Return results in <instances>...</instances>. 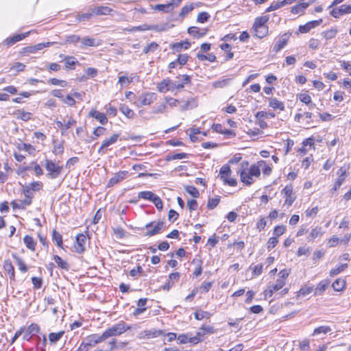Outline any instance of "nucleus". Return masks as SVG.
<instances>
[{
	"label": "nucleus",
	"instance_id": "nucleus-1",
	"mask_svg": "<svg viewBox=\"0 0 351 351\" xmlns=\"http://www.w3.org/2000/svg\"><path fill=\"white\" fill-rule=\"evenodd\" d=\"M129 329H130V327L128 326L123 321H121L113 325L112 327L106 329L104 331V333L106 338L108 339L111 337L120 335Z\"/></svg>",
	"mask_w": 351,
	"mask_h": 351
},
{
	"label": "nucleus",
	"instance_id": "nucleus-2",
	"mask_svg": "<svg viewBox=\"0 0 351 351\" xmlns=\"http://www.w3.org/2000/svg\"><path fill=\"white\" fill-rule=\"evenodd\" d=\"M45 167L48 172L47 176L51 179L57 178L63 169L62 166L58 165L49 159L45 160Z\"/></svg>",
	"mask_w": 351,
	"mask_h": 351
},
{
	"label": "nucleus",
	"instance_id": "nucleus-3",
	"mask_svg": "<svg viewBox=\"0 0 351 351\" xmlns=\"http://www.w3.org/2000/svg\"><path fill=\"white\" fill-rule=\"evenodd\" d=\"M232 171L230 167L228 165L222 166L219 171V177L225 184H228L230 186H236L237 181L236 179L232 178H228L231 175Z\"/></svg>",
	"mask_w": 351,
	"mask_h": 351
},
{
	"label": "nucleus",
	"instance_id": "nucleus-4",
	"mask_svg": "<svg viewBox=\"0 0 351 351\" xmlns=\"http://www.w3.org/2000/svg\"><path fill=\"white\" fill-rule=\"evenodd\" d=\"M157 95L154 93L147 92L145 93H142L139 96H138L136 101H134V104L137 107H141L143 106H149L152 104L155 100H156Z\"/></svg>",
	"mask_w": 351,
	"mask_h": 351
},
{
	"label": "nucleus",
	"instance_id": "nucleus-5",
	"mask_svg": "<svg viewBox=\"0 0 351 351\" xmlns=\"http://www.w3.org/2000/svg\"><path fill=\"white\" fill-rule=\"evenodd\" d=\"M165 226V222L162 221H152L145 225V228L147 230L146 236L152 237L160 233Z\"/></svg>",
	"mask_w": 351,
	"mask_h": 351
},
{
	"label": "nucleus",
	"instance_id": "nucleus-6",
	"mask_svg": "<svg viewBox=\"0 0 351 351\" xmlns=\"http://www.w3.org/2000/svg\"><path fill=\"white\" fill-rule=\"evenodd\" d=\"M248 165L247 162H243L241 165L240 169L237 171L238 174L240 175L241 181L247 185H250L254 182L252 176L248 172Z\"/></svg>",
	"mask_w": 351,
	"mask_h": 351
},
{
	"label": "nucleus",
	"instance_id": "nucleus-7",
	"mask_svg": "<svg viewBox=\"0 0 351 351\" xmlns=\"http://www.w3.org/2000/svg\"><path fill=\"white\" fill-rule=\"evenodd\" d=\"M106 339L107 338L104 332L101 335L98 334H93L88 336L86 339V341L82 342L81 344L86 346L87 351H88L91 347L95 346L96 344L101 343Z\"/></svg>",
	"mask_w": 351,
	"mask_h": 351
},
{
	"label": "nucleus",
	"instance_id": "nucleus-8",
	"mask_svg": "<svg viewBox=\"0 0 351 351\" xmlns=\"http://www.w3.org/2000/svg\"><path fill=\"white\" fill-rule=\"evenodd\" d=\"M119 134H114L110 137L106 138L101 143L98 149V154L103 155L106 154V149L110 145L114 144L119 138Z\"/></svg>",
	"mask_w": 351,
	"mask_h": 351
},
{
	"label": "nucleus",
	"instance_id": "nucleus-9",
	"mask_svg": "<svg viewBox=\"0 0 351 351\" xmlns=\"http://www.w3.org/2000/svg\"><path fill=\"white\" fill-rule=\"evenodd\" d=\"M282 193L285 196V204L291 206L296 199V196L293 192L292 185L285 186L282 191Z\"/></svg>",
	"mask_w": 351,
	"mask_h": 351
},
{
	"label": "nucleus",
	"instance_id": "nucleus-10",
	"mask_svg": "<svg viewBox=\"0 0 351 351\" xmlns=\"http://www.w3.org/2000/svg\"><path fill=\"white\" fill-rule=\"evenodd\" d=\"M128 174L129 173L127 171H120L114 173L108 181L107 186L108 187L113 186L114 184L123 181Z\"/></svg>",
	"mask_w": 351,
	"mask_h": 351
},
{
	"label": "nucleus",
	"instance_id": "nucleus-11",
	"mask_svg": "<svg viewBox=\"0 0 351 351\" xmlns=\"http://www.w3.org/2000/svg\"><path fill=\"white\" fill-rule=\"evenodd\" d=\"M163 335V331L161 330L151 329L145 330L141 331L138 335V339H150L153 337H159Z\"/></svg>",
	"mask_w": 351,
	"mask_h": 351
},
{
	"label": "nucleus",
	"instance_id": "nucleus-12",
	"mask_svg": "<svg viewBox=\"0 0 351 351\" xmlns=\"http://www.w3.org/2000/svg\"><path fill=\"white\" fill-rule=\"evenodd\" d=\"M86 241V237L84 234H79L76 236V243L74 245L76 252L82 253L84 252Z\"/></svg>",
	"mask_w": 351,
	"mask_h": 351
},
{
	"label": "nucleus",
	"instance_id": "nucleus-13",
	"mask_svg": "<svg viewBox=\"0 0 351 351\" xmlns=\"http://www.w3.org/2000/svg\"><path fill=\"white\" fill-rule=\"evenodd\" d=\"M337 175L338 178L331 191H335L342 185L345 180L346 176L347 175V169L346 167H341L337 171Z\"/></svg>",
	"mask_w": 351,
	"mask_h": 351
},
{
	"label": "nucleus",
	"instance_id": "nucleus-14",
	"mask_svg": "<svg viewBox=\"0 0 351 351\" xmlns=\"http://www.w3.org/2000/svg\"><path fill=\"white\" fill-rule=\"evenodd\" d=\"M322 22V19L311 21L306 23L305 25H300L299 31L300 33L305 34L308 32L311 29L317 27Z\"/></svg>",
	"mask_w": 351,
	"mask_h": 351
},
{
	"label": "nucleus",
	"instance_id": "nucleus-15",
	"mask_svg": "<svg viewBox=\"0 0 351 351\" xmlns=\"http://www.w3.org/2000/svg\"><path fill=\"white\" fill-rule=\"evenodd\" d=\"M180 343H192L196 344L201 341V338L197 336L191 337L188 334H182L178 337Z\"/></svg>",
	"mask_w": 351,
	"mask_h": 351
},
{
	"label": "nucleus",
	"instance_id": "nucleus-16",
	"mask_svg": "<svg viewBox=\"0 0 351 351\" xmlns=\"http://www.w3.org/2000/svg\"><path fill=\"white\" fill-rule=\"evenodd\" d=\"M288 39L289 36L287 34H282L274 45L273 51L275 53L279 52L287 45Z\"/></svg>",
	"mask_w": 351,
	"mask_h": 351
},
{
	"label": "nucleus",
	"instance_id": "nucleus-17",
	"mask_svg": "<svg viewBox=\"0 0 351 351\" xmlns=\"http://www.w3.org/2000/svg\"><path fill=\"white\" fill-rule=\"evenodd\" d=\"M29 34V32L24 33V34H16V35H14V36H13L12 37L7 38L3 41V43L7 45L8 46L13 45L16 43H17L19 41H21L23 39H24L25 38H26L27 36H28Z\"/></svg>",
	"mask_w": 351,
	"mask_h": 351
},
{
	"label": "nucleus",
	"instance_id": "nucleus-18",
	"mask_svg": "<svg viewBox=\"0 0 351 351\" xmlns=\"http://www.w3.org/2000/svg\"><path fill=\"white\" fill-rule=\"evenodd\" d=\"M180 109L182 111L191 110L196 108L198 106L197 101L195 98L191 97L187 101H181Z\"/></svg>",
	"mask_w": 351,
	"mask_h": 351
},
{
	"label": "nucleus",
	"instance_id": "nucleus-19",
	"mask_svg": "<svg viewBox=\"0 0 351 351\" xmlns=\"http://www.w3.org/2000/svg\"><path fill=\"white\" fill-rule=\"evenodd\" d=\"M285 285V282L284 279H278L276 282L272 286L269 287V290H266V295H269L271 297L274 291H277L282 289L283 286Z\"/></svg>",
	"mask_w": 351,
	"mask_h": 351
},
{
	"label": "nucleus",
	"instance_id": "nucleus-20",
	"mask_svg": "<svg viewBox=\"0 0 351 351\" xmlns=\"http://www.w3.org/2000/svg\"><path fill=\"white\" fill-rule=\"evenodd\" d=\"M89 116L97 119L99 123L102 125L107 123L108 119L106 115L104 113L100 112L95 110H92L89 112Z\"/></svg>",
	"mask_w": 351,
	"mask_h": 351
},
{
	"label": "nucleus",
	"instance_id": "nucleus-21",
	"mask_svg": "<svg viewBox=\"0 0 351 351\" xmlns=\"http://www.w3.org/2000/svg\"><path fill=\"white\" fill-rule=\"evenodd\" d=\"M3 269L8 274L10 280H15L14 268L10 260H5L3 262Z\"/></svg>",
	"mask_w": 351,
	"mask_h": 351
},
{
	"label": "nucleus",
	"instance_id": "nucleus-22",
	"mask_svg": "<svg viewBox=\"0 0 351 351\" xmlns=\"http://www.w3.org/2000/svg\"><path fill=\"white\" fill-rule=\"evenodd\" d=\"M90 10L93 11V16L107 15L112 11V10L110 8L102 5L90 8Z\"/></svg>",
	"mask_w": 351,
	"mask_h": 351
},
{
	"label": "nucleus",
	"instance_id": "nucleus-23",
	"mask_svg": "<svg viewBox=\"0 0 351 351\" xmlns=\"http://www.w3.org/2000/svg\"><path fill=\"white\" fill-rule=\"evenodd\" d=\"M82 47H97L101 45V42L95 38L84 37L82 39Z\"/></svg>",
	"mask_w": 351,
	"mask_h": 351
},
{
	"label": "nucleus",
	"instance_id": "nucleus-24",
	"mask_svg": "<svg viewBox=\"0 0 351 351\" xmlns=\"http://www.w3.org/2000/svg\"><path fill=\"white\" fill-rule=\"evenodd\" d=\"M191 47V43L188 41H182L171 44L172 50L176 52H180L182 49H187Z\"/></svg>",
	"mask_w": 351,
	"mask_h": 351
},
{
	"label": "nucleus",
	"instance_id": "nucleus-25",
	"mask_svg": "<svg viewBox=\"0 0 351 351\" xmlns=\"http://www.w3.org/2000/svg\"><path fill=\"white\" fill-rule=\"evenodd\" d=\"M188 33L196 38H199L206 35V29L200 30L197 27H191L188 29Z\"/></svg>",
	"mask_w": 351,
	"mask_h": 351
},
{
	"label": "nucleus",
	"instance_id": "nucleus-26",
	"mask_svg": "<svg viewBox=\"0 0 351 351\" xmlns=\"http://www.w3.org/2000/svg\"><path fill=\"white\" fill-rule=\"evenodd\" d=\"M53 261L57 264L58 267L64 269L66 271H68L69 269V264L67 263V261L63 260L60 256L58 255H54L53 257Z\"/></svg>",
	"mask_w": 351,
	"mask_h": 351
},
{
	"label": "nucleus",
	"instance_id": "nucleus-27",
	"mask_svg": "<svg viewBox=\"0 0 351 351\" xmlns=\"http://www.w3.org/2000/svg\"><path fill=\"white\" fill-rule=\"evenodd\" d=\"M269 106L273 109H278L280 111L285 110L284 104L276 98H269Z\"/></svg>",
	"mask_w": 351,
	"mask_h": 351
},
{
	"label": "nucleus",
	"instance_id": "nucleus-28",
	"mask_svg": "<svg viewBox=\"0 0 351 351\" xmlns=\"http://www.w3.org/2000/svg\"><path fill=\"white\" fill-rule=\"evenodd\" d=\"M63 61L65 68L67 69H73L74 66L79 63L77 59L73 56H65Z\"/></svg>",
	"mask_w": 351,
	"mask_h": 351
},
{
	"label": "nucleus",
	"instance_id": "nucleus-29",
	"mask_svg": "<svg viewBox=\"0 0 351 351\" xmlns=\"http://www.w3.org/2000/svg\"><path fill=\"white\" fill-rule=\"evenodd\" d=\"M170 86H171V80L165 79L158 84L157 88H158V90L160 93H166V92L170 90Z\"/></svg>",
	"mask_w": 351,
	"mask_h": 351
},
{
	"label": "nucleus",
	"instance_id": "nucleus-30",
	"mask_svg": "<svg viewBox=\"0 0 351 351\" xmlns=\"http://www.w3.org/2000/svg\"><path fill=\"white\" fill-rule=\"evenodd\" d=\"M323 234L322 229L321 227H316L313 228L308 236L307 237L308 241H312L315 239L320 237Z\"/></svg>",
	"mask_w": 351,
	"mask_h": 351
},
{
	"label": "nucleus",
	"instance_id": "nucleus-31",
	"mask_svg": "<svg viewBox=\"0 0 351 351\" xmlns=\"http://www.w3.org/2000/svg\"><path fill=\"white\" fill-rule=\"evenodd\" d=\"M330 282L328 280H322L317 285V287L315 288V295H320V294H322L326 289V288L329 286Z\"/></svg>",
	"mask_w": 351,
	"mask_h": 351
},
{
	"label": "nucleus",
	"instance_id": "nucleus-32",
	"mask_svg": "<svg viewBox=\"0 0 351 351\" xmlns=\"http://www.w3.org/2000/svg\"><path fill=\"white\" fill-rule=\"evenodd\" d=\"M23 242L25 246L31 251H35L36 242L34 241L32 237L26 235L23 238Z\"/></svg>",
	"mask_w": 351,
	"mask_h": 351
},
{
	"label": "nucleus",
	"instance_id": "nucleus-33",
	"mask_svg": "<svg viewBox=\"0 0 351 351\" xmlns=\"http://www.w3.org/2000/svg\"><path fill=\"white\" fill-rule=\"evenodd\" d=\"M215 332V330L213 326L203 325L199 328V331L197 332L196 336H197L200 338V336H203L206 334H213Z\"/></svg>",
	"mask_w": 351,
	"mask_h": 351
},
{
	"label": "nucleus",
	"instance_id": "nucleus-34",
	"mask_svg": "<svg viewBox=\"0 0 351 351\" xmlns=\"http://www.w3.org/2000/svg\"><path fill=\"white\" fill-rule=\"evenodd\" d=\"M119 110L126 117L129 119H132L135 116L134 112L125 104L121 105Z\"/></svg>",
	"mask_w": 351,
	"mask_h": 351
},
{
	"label": "nucleus",
	"instance_id": "nucleus-35",
	"mask_svg": "<svg viewBox=\"0 0 351 351\" xmlns=\"http://www.w3.org/2000/svg\"><path fill=\"white\" fill-rule=\"evenodd\" d=\"M230 82V78H223L215 81L213 83L212 86L215 88H222L228 86Z\"/></svg>",
	"mask_w": 351,
	"mask_h": 351
},
{
	"label": "nucleus",
	"instance_id": "nucleus-36",
	"mask_svg": "<svg viewBox=\"0 0 351 351\" xmlns=\"http://www.w3.org/2000/svg\"><path fill=\"white\" fill-rule=\"evenodd\" d=\"M306 4L307 3H303L302 1H301L300 3L292 7L291 12L294 14H303L304 10L306 8Z\"/></svg>",
	"mask_w": 351,
	"mask_h": 351
},
{
	"label": "nucleus",
	"instance_id": "nucleus-37",
	"mask_svg": "<svg viewBox=\"0 0 351 351\" xmlns=\"http://www.w3.org/2000/svg\"><path fill=\"white\" fill-rule=\"evenodd\" d=\"M154 10L157 11H162L165 13H169L171 10H173V8L171 7V4L167 3V4H157L154 7Z\"/></svg>",
	"mask_w": 351,
	"mask_h": 351
},
{
	"label": "nucleus",
	"instance_id": "nucleus-38",
	"mask_svg": "<svg viewBox=\"0 0 351 351\" xmlns=\"http://www.w3.org/2000/svg\"><path fill=\"white\" fill-rule=\"evenodd\" d=\"M268 21V17L266 16L258 17L256 19L252 28L266 27L265 25Z\"/></svg>",
	"mask_w": 351,
	"mask_h": 351
},
{
	"label": "nucleus",
	"instance_id": "nucleus-39",
	"mask_svg": "<svg viewBox=\"0 0 351 351\" xmlns=\"http://www.w3.org/2000/svg\"><path fill=\"white\" fill-rule=\"evenodd\" d=\"M253 29L254 31V36L259 38H262L265 37L268 32L267 27L253 28Z\"/></svg>",
	"mask_w": 351,
	"mask_h": 351
},
{
	"label": "nucleus",
	"instance_id": "nucleus-40",
	"mask_svg": "<svg viewBox=\"0 0 351 351\" xmlns=\"http://www.w3.org/2000/svg\"><path fill=\"white\" fill-rule=\"evenodd\" d=\"M64 334V331L62 330L58 332H51L49 335V339L51 343H56L58 341Z\"/></svg>",
	"mask_w": 351,
	"mask_h": 351
},
{
	"label": "nucleus",
	"instance_id": "nucleus-41",
	"mask_svg": "<svg viewBox=\"0 0 351 351\" xmlns=\"http://www.w3.org/2000/svg\"><path fill=\"white\" fill-rule=\"evenodd\" d=\"M12 256L15 259L16 263L19 269L21 270V271H22L23 273L26 272L28 269H27V267L26 266V265L25 264L24 261H23V259L21 258L20 257L17 256L15 254H12Z\"/></svg>",
	"mask_w": 351,
	"mask_h": 351
},
{
	"label": "nucleus",
	"instance_id": "nucleus-42",
	"mask_svg": "<svg viewBox=\"0 0 351 351\" xmlns=\"http://www.w3.org/2000/svg\"><path fill=\"white\" fill-rule=\"evenodd\" d=\"M159 47V45L156 42H152L147 46H145L143 49V53L147 54L148 53H154L156 51L158 48Z\"/></svg>",
	"mask_w": 351,
	"mask_h": 351
},
{
	"label": "nucleus",
	"instance_id": "nucleus-43",
	"mask_svg": "<svg viewBox=\"0 0 351 351\" xmlns=\"http://www.w3.org/2000/svg\"><path fill=\"white\" fill-rule=\"evenodd\" d=\"M156 195H155L152 191H141V192L138 193V198L143 199H147L151 202L152 201V199L154 198V197Z\"/></svg>",
	"mask_w": 351,
	"mask_h": 351
},
{
	"label": "nucleus",
	"instance_id": "nucleus-44",
	"mask_svg": "<svg viewBox=\"0 0 351 351\" xmlns=\"http://www.w3.org/2000/svg\"><path fill=\"white\" fill-rule=\"evenodd\" d=\"M345 285L344 280L338 278L332 283V286L335 291H340L344 288Z\"/></svg>",
	"mask_w": 351,
	"mask_h": 351
},
{
	"label": "nucleus",
	"instance_id": "nucleus-45",
	"mask_svg": "<svg viewBox=\"0 0 351 351\" xmlns=\"http://www.w3.org/2000/svg\"><path fill=\"white\" fill-rule=\"evenodd\" d=\"M197 58L200 61L208 60L209 62H213L216 60V56L213 53H210L208 55H204L202 53H198L197 54Z\"/></svg>",
	"mask_w": 351,
	"mask_h": 351
},
{
	"label": "nucleus",
	"instance_id": "nucleus-46",
	"mask_svg": "<svg viewBox=\"0 0 351 351\" xmlns=\"http://www.w3.org/2000/svg\"><path fill=\"white\" fill-rule=\"evenodd\" d=\"M93 16V11L90 10V12H86L82 14H77L76 15V21H88Z\"/></svg>",
	"mask_w": 351,
	"mask_h": 351
},
{
	"label": "nucleus",
	"instance_id": "nucleus-47",
	"mask_svg": "<svg viewBox=\"0 0 351 351\" xmlns=\"http://www.w3.org/2000/svg\"><path fill=\"white\" fill-rule=\"evenodd\" d=\"M53 241L56 242V245L62 248V235L58 232L56 230L53 231Z\"/></svg>",
	"mask_w": 351,
	"mask_h": 351
},
{
	"label": "nucleus",
	"instance_id": "nucleus-48",
	"mask_svg": "<svg viewBox=\"0 0 351 351\" xmlns=\"http://www.w3.org/2000/svg\"><path fill=\"white\" fill-rule=\"evenodd\" d=\"M263 265L262 264L256 265H250V269L252 271L253 276H259L261 274L263 271Z\"/></svg>",
	"mask_w": 351,
	"mask_h": 351
},
{
	"label": "nucleus",
	"instance_id": "nucleus-49",
	"mask_svg": "<svg viewBox=\"0 0 351 351\" xmlns=\"http://www.w3.org/2000/svg\"><path fill=\"white\" fill-rule=\"evenodd\" d=\"M330 331H331L330 327L326 326H319V327L315 328L313 331V335H317L321 333L326 334V333L329 332Z\"/></svg>",
	"mask_w": 351,
	"mask_h": 351
},
{
	"label": "nucleus",
	"instance_id": "nucleus-50",
	"mask_svg": "<svg viewBox=\"0 0 351 351\" xmlns=\"http://www.w3.org/2000/svg\"><path fill=\"white\" fill-rule=\"evenodd\" d=\"M185 191L195 198H197L199 196V191L193 186H186Z\"/></svg>",
	"mask_w": 351,
	"mask_h": 351
},
{
	"label": "nucleus",
	"instance_id": "nucleus-51",
	"mask_svg": "<svg viewBox=\"0 0 351 351\" xmlns=\"http://www.w3.org/2000/svg\"><path fill=\"white\" fill-rule=\"evenodd\" d=\"M48 83L55 86H60L62 87H66L68 84L67 82L64 80H58L57 78L49 79L48 80Z\"/></svg>",
	"mask_w": 351,
	"mask_h": 351
},
{
	"label": "nucleus",
	"instance_id": "nucleus-52",
	"mask_svg": "<svg viewBox=\"0 0 351 351\" xmlns=\"http://www.w3.org/2000/svg\"><path fill=\"white\" fill-rule=\"evenodd\" d=\"M105 131H106V128H103V127H97L96 128L94 131H93V136H91L90 138L91 140H95L96 139L97 137H99L101 136H103L105 133Z\"/></svg>",
	"mask_w": 351,
	"mask_h": 351
},
{
	"label": "nucleus",
	"instance_id": "nucleus-53",
	"mask_svg": "<svg viewBox=\"0 0 351 351\" xmlns=\"http://www.w3.org/2000/svg\"><path fill=\"white\" fill-rule=\"evenodd\" d=\"M347 267H348L347 264H342V265H339V267H337V268L332 269L330 271V276H335L339 274L340 272L343 271L345 269V268H346Z\"/></svg>",
	"mask_w": 351,
	"mask_h": 351
},
{
	"label": "nucleus",
	"instance_id": "nucleus-54",
	"mask_svg": "<svg viewBox=\"0 0 351 351\" xmlns=\"http://www.w3.org/2000/svg\"><path fill=\"white\" fill-rule=\"evenodd\" d=\"M167 104L163 103L158 106H156L153 108L152 113L153 114H162L164 113L165 110L167 109Z\"/></svg>",
	"mask_w": 351,
	"mask_h": 351
},
{
	"label": "nucleus",
	"instance_id": "nucleus-55",
	"mask_svg": "<svg viewBox=\"0 0 351 351\" xmlns=\"http://www.w3.org/2000/svg\"><path fill=\"white\" fill-rule=\"evenodd\" d=\"M26 330L34 335L40 332V327L37 324H32L27 328Z\"/></svg>",
	"mask_w": 351,
	"mask_h": 351
},
{
	"label": "nucleus",
	"instance_id": "nucleus-56",
	"mask_svg": "<svg viewBox=\"0 0 351 351\" xmlns=\"http://www.w3.org/2000/svg\"><path fill=\"white\" fill-rule=\"evenodd\" d=\"M32 282L34 285V288L36 289H39L42 287L43 285V279L39 277H32Z\"/></svg>",
	"mask_w": 351,
	"mask_h": 351
},
{
	"label": "nucleus",
	"instance_id": "nucleus-57",
	"mask_svg": "<svg viewBox=\"0 0 351 351\" xmlns=\"http://www.w3.org/2000/svg\"><path fill=\"white\" fill-rule=\"evenodd\" d=\"M209 17L210 15L208 12H202L198 14L197 21L201 23H204L208 21Z\"/></svg>",
	"mask_w": 351,
	"mask_h": 351
},
{
	"label": "nucleus",
	"instance_id": "nucleus-58",
	"mask_svg": "<svg viewBox=\"0 0 351 351\" xmlns=\"http://www.w3.org/2000/svg\"><path fill=\"white\" fill-rule=\"evenodd\" d=\"M337 31L335 29H330L326 30L322 33V35L326 39H331L334 38L337 34Z\"/></svg>",
	"mask_w": 351,
	"mask_h": 351
},
{
	"label": "nucleus",
	"instance_id": "nucleus-59",
	"mask_svg": "<svg viewBox=\"0 0 351 351\" xmlns=\"http://www.w3.org/2000/svg\"><path fill=\"white\" fill-rule=\"evenodd\" d=\"M213 283L211 282H204L199 287V291L202 293H207L212 287Z\"/></svg>",
	"mask_w": 351,
	"mask_h": 351
},
{
	"label": "nucleus",
	"instance_id": "nucleus-60",
	"mask_svg": "<svg viewBox=\"0 0 351 351\" xmlns=\"http://www.w3.org/2000/svg\"><path fill=\"white\" fill-rule=\"evenodd\" d=\"M248 172L250 173L252 176L258 177L261 174L260 169L258 166L253 165L251 166L250 169H248Z\"/></svg>",
	"mask_w": 351,
	"mask_h": 351
},
{
	"label": "nucleus",
	"instance_id": "nucleus-61",
	"mask_svg": "<svg viewBox=\"0 0 351 351\" xmlns=\"http://www.w3.org/2000/svg\"><path fill=\"white\" fill-rule=\"evenodd\" d=\"M298 97L302 102L306 104H309L312 101L311 96L306 93H300Z\"/></svg>",
	"mask_w": 351,
	"mask_h": 351
},
{
	"label": "nucleus",
	"instance_id": "nucleus-62",
	"mask_svg": "<svg viewBox=\"0 0 351 351\" xmlns=\"http://www.w3.org/2000/svg\"><path fill=\"white\" fill-rule=\"evenodd\" d=\"M267 221L265 217H261L259 221L256 223V228L261 231L265 229V226H267Z\"/></svg>",
	"mask_w": 351,
	"mask_h": 351
},
{
	"label": "nucleus",
	"instance_id": "nucleus-63",
	"mask_svg": "<svg viewBox=\"0 0 351 351\" xmlns=\"http://www.w3.org/2000/svg\"><path fill=\"white\" fill-rule=\"evenodd\" d=\"M62 101L69 106H74L75 105V100L71 95H67L65 98L62 99Z\"/></svg>",
	"mask_w": 351,
	"mask_h": 351
},
{
	"label": "nucleus",
	"instance_id": "nucleus-64",
	"mask_svg": "<svg viewBox=\"0 0 351 351\" xmlns=\"http://www.w3.org/2000/svg\"><path fill=\"white\" fill-rule=\"evenodd\" d=\"M220 199L219 197H215L208 200L207 206L209 209H214L219 203Z\"/></svg>",
	"mask_w": 351,
	"mask_h": 351
}]
</instances>
